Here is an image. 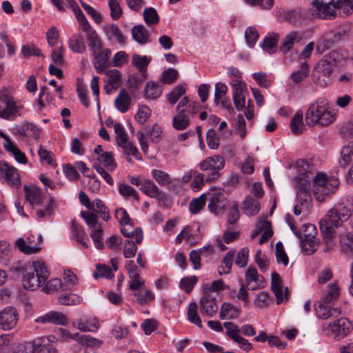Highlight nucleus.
Returning <instances> with one entry per match:
<instances>
[{"mask_svg": "<svg viewBox=\"0 0 353 353\" xmlns=\"http://www.w3.org/2000/svg\"><path fill=\"white\" fill-rule=\"evenodd\" d=\"M337 56L335 52H331L329 54L325 55L314 67V73L319 74L321 72L323 77L330 78L336 67Z\"/></svg>", "mask_w": 353, "mask_h": 353, "instance_id": "ddd939ff", "label": "nucleus"}, {"mask_svg": "<svg viewBox=\"0 0 353 353\" xmlns=\"http://www.w3.org/2000/svg\"><path fill=\"white\" fill-rule=\"evenodd\" d=\"M296 166L299 175L296 177V180L298 178H304L310 181V179L312 178L310 174L312 175L313 164L303 159H299L296 161Z\"/></svg>", "mask_w": 353, "mask_h": 353, "instance_id": "393cba45", "label": "nucleus"}, {"mask_svg": "<svg viewBox=\"0 0 353 353\" xmlns=\"http://www.w3.org/2000/svg\"><path fill=\"white\" fill-rule=\"evenodd\" d=\"M240 312V309L232 303L224 302L221 307L219 317L221 319H234L239 316Z\"/></svg>", "mask_w": 353, "mask_h": 353, "instance_id": "bb28decb", "label": "nucleus"}, {"mask_svg": "<svg viewBox=\"0 0 353 353\" xmlns=\"http://www.w3.org/2000/svg\"><path fill=\"white\" fill-rule=\"evenodd\" d=\"M263 233L259 240V244L262 245L268 241L273 235L271 223L269 221H262Z\"/></svg>", "mask_w": 353, "mask_h": 353, "instance_id": "bf43d9fd", "label": "nucleus"}, {"mask_svg": "<svg viewBox=\"0 0 353 353\" xmlns=\"http://www.w3.org/2000/svg\"><path fill=\"white\" fill-rule=\"evenodd\" d=\"M339 182L334 177L327 179L325 174L319 173L313 179L314 195L317 201L321 203L333 194Z\"/></svg>", "mask_w": 353, "mask_h": 353, "instance_id": "39448f33", "label": "nucleus"}, {"mask_svg": "<svg viewBox=\"0 0 353 353\" xmlns=\"http://www.w3.org/2000/svg\"><path fill=\"white\" fill-rule=\"evenodd\" d=\"M35 321L41 323H53L55 325H65L67 323L65 316L59 312L51 311L35 319Z\"/></svg>", "mask_w": 353, "mask_h": 353, "instance_id": "aec40b11", "label": "nucleus"}, {"mask_svg": "<svg viewBox=\"0 0 353 353\" xmlns=\"http://www.w3.org/2000/svg\"><path fill=\"white\" fill-rule=\"evenodd\" d=\"M59 301L62 305H74L80 303V298L74 294H63L59 296Z\"/></svg>", "mask_w": 353, "mask_h": 353, "instance_id": "e2e57ef3", "label": "nucleus"}, {"mask_svg": "<svg viewBox=\"0 0 353 353\" xmlns=\"http://www.w3.org/2000/svg\"><path fill=\"white\" fill-rule=\"evenodd\" d=\"M201 106L198 102H190L188 106L181 108L179 110L176 109V113L186 117L189 120L193 117L201 109Z\"/></svg>", "mask_w": 353, "mask_h": 353, "instance_id": "e433bc0d", "label": "nucleus"}, {"mask_svg": "<svg viewBox=\"0 0 353 353\" xmlns=\"http://www.w3.org/2000/svg\"><path fill=\"white\" fill-rule=\"evenodd\" d=\"M81 216L92 230L90 236L96 248L102 249L104 246L102 236L103 230L101 225L98 221V216L91 212L82 211Z\"/></svg>", "mask_w": 353, "mask_h": 353, "instance_id": "1a4fd4ad", "label": "nucleus"}, {"mask_svg": "<svg viewBox=\"0 0 353 353\" xmlns=\"http://www.w3.org/2000/svg\"><path fill=\"white\" fill-rule=\"evenodd\" d=\"M190 125V120L178 113L172 118V127L178 131L184 130Z\"/></svg>", "mask_w": 353, "mask_h": 353, "instance_id": "09e8293b", "label": "nucleus"}, {"mask_svg": "<svg viewBox=\"0 0 353 353\" xmlns=\"http://www.w3.org/2000/svg\"><path fill=\"white\" fill-rule=\"evenodd\" d=\"M68 45L72 52L78 54H82L86 49L83 37L80 33L72 35L68 39Z\"/></svg>", "mask_w": 353, "mask_h": 353, "instance_id": "cd10ccee", "label": "nucleus"}, {"mask_svg": "<svg viewBox=\"0 0 353 353\" xmlns=\"http://www.w3.org/2000/svg\"><path fill=\"white\" fill-rule=\"evenodd\" d=\"M290 128L293 134H300L303 132L305 126L303 123V114L296 112L290 121Z\"/></svg>", "mask_w": 353, "mask_h": 353, "instance_id": "58836bf2", "label": "nucleus"}, {"mask_svg": "<svg viewBox=\"0 0 353 353\" xmlns=\"http://www.w3.org/2000/svg\"><path fill=\"white\" fill-rule=\"evenodd\" d=\"M311 5L324 19H334L337 12L347 15L353 10V0H312Z\"/></svg>", "mask_w": 353, "mask_h": 353, "instance_id": "f03ea898", "label": "nucleus"}, {"mask_svg": "<svg viewBox=\"0 0 353 353\" xmlns=\"http://www.w3.org/2000/svg\"><path fill=\"white\" fill-rule=\"evenodd\" d=\"M143 15V19L148 26L156 25L159 22V17L156 10L152 7L145 8Z\"/></svg>", "mask_w": 353, "mask_h": 353, "instance_id": "a18cd8bd", "label": "nucleus"}, {"mask_svg": "<svg viewBox=\"0 0 353 353\" xmlns=\"http://www.w3.org/2000/svg\"><path fill=\"white\" fill-rule=\"evenodd\" d=\"M129 281V289L132 291H138L143 289L145 285V280L142 279L139 272L130 273L128 274Z\"/></svg>", "mask_w": 353, "mask_h": 353, "instance_id": "79ce46f5", "label": "nucleus"}, {"mask_svg": "<svg viewBox=\"0 0 353 353\" xmlns=\"http://www.w3.org/2000/svg\"><path fill=\"white\" fill-rule=\"evenodd\" d=\"M341 248L343 252H353V230L348 232L345 236L341 237Z\"/></svg>", "mask_w": 353, "mask_h": 353, "instance_id": "6e6d98bb", "label": "nucleus"}, {"mask_svg": "<svg viewBox=\"0 0 353 353\" xmlns=\"http://www.w3.org/2000/svg\"><path fill=\"white\" fill-rule=\"evenodd\" d=\"M339 294L340 288L338 285L337 282L334 281L333 283H330L327 285V290L324 293L321 301L323 303L329 304L335 301L339 298Z\"/></svg>", "mask_w": 353, "mask_h": 353, "instance_id": "a878e982", "label": "nucleus"}, {"mask_svg": "<svg viewBox=\"0 0 353 353\" xmlns=\"http://www.w3.org/2000/svg\"><path fill=\"white\" fill-rule=\"evenodd\" d=\"M16 245L21 252H23L26 254L37 253L40 250V248L37 246L28 245L23 238L19 239L16 242Z\"/></svg>", "mask_w": 353, "mask_h": 353, "instance_id": "680f3d73", "label": "nucleus"}, {"mask_svg": "<svg viewBox=\"0 0 353 353\" xmlns=\"http://www.w3.org/2000/svg\"><path fill=\"white\" fill-rule=\"evenodd\" d=\"M279 39V34L271 32L265 37L261 43V47L265 52L273 54L276 51Z\"/></svg>", "mask_w": 353, "mask_h": 353, "instance_id": "b1692460", "label": "nucleus"}, {"mask_svg": "<svg viewBox=\"0 0 353 353\" xmlns=\"http://www.w3.org/2000/svg\"><path fill=\"white\" fill-rule=\"evenodd\" d=\"M90 210H93L99 214L100 216L105 221L110 219L109 210L100 199L93 201Z\"/></svg>", "mask_w": 353, "mask_h": 353, "instance_id": "c9c22d12", "label": "nucleus"}, {"mask_svg": "<svg viewBox=\"0 0 353 353\" xmlns=\"http://www.w3.org/2000/svg\"><path fill=\"white\" fill-rule=\"evenodd\" d=\"M132 99L125 88L120 90L119 93L114 100L116 108L121 113L126 112L130 108Z\"/></svg>", "mask_w": 353, "mask_h": 353, "instance_id": "412c9836", "label": "nucleus"}, {"mask_svg": "<svg viewBox=\"0 0 353 353\" xmlns=\"http://www.w3.org/2000/svg\"><path fill=\"white\" fill-rule=\"evenodd\" d=\"M281 279L277 272H272L271 275V290L275 295L276 303L281 304L290 297V292L287 287L285 288L284 292L282 290Z\"/></svg>", "mask_w": 353, "mask_h": 353, "instance_id": "4468645a", "label": "nucleus"}, {"mask_svg": "<svg viewBox=\"0 0 353 353\" xmlns=\"http://www.w3.org/2000/svg\"><path fill=\"white\" fill-rule=\"evenodd\" d=\"M206 142L208 146L212 150L217 149L219 146V139L216 132L210 129L206 134Z\"/></svg>", "mask_w": 353, "mask_h": 353, "instance_id": "052dcab7", "label": "nucleus"}, {"mask_svg": "<svg viewBox=\"0 0 353 353\" xmlns=\"http://www.w3.org/2000/svg\"><path fill=\"white\" fill-rule=\"evenodd\" d=\"M185 93V87L181 85H179L176 86L170 93L167 94L166 98L169 103L173 105Z\"/></svg>", "mask_w": 353, "mask_h": 353, "instance_id": "de8ad7c7", "label": "nucleus"}, {"mask_svg": "<svg viewBox=\"0 0 353 353\" xmlns=\"http://www.w3.org/2000/svg\"><path fill=\"white\" fill-rule=\"evenodd\" d=\"M243 205L245 213L250 216L256 214L260 210L259 202L251 197H248Z\"/></svg>", "mask_w": 353, "mask_h": 353, "instance_id": "ea45409f", "label": "nucleus"}, {"mask_svg": "<svg viewBox=\"0 0 353 353\" xmlns=\"http://www.w3.org/2000/svg\"><path fill=\"white\" fill-rule=\"evenodd\" d=\"M305 119L307 125L319 124L323 126L330 124L334 121V116L327 111L324 100L320 98L310 105Z\"/></svg>", "mask_w": 353, "mask_h": 353, "instance_id": "20e7f679", "label": "nucleus"}, {"mask_svg": "<svg viewBox=\"0 0 353 353\" xmlns=\"http://www.w3.org/2000/svg\"><path fill=\"white\" fill-rule=\"evenodd\" d=\"M26 199L33 205H41L43 202V196L39 188L37 187L24 186Z\"/></svg>", "mask_w": 353, "mask_h": 353, "instance_id": "7c9ffc66", "label": "nucleus"}, {"mask_svg": "<svg viewBox=\"0 0 353 353\" xmlns=\"http://www.w3.org/2000/svg\"><path fill=\"white\" fill-rule=\"evenodd\" d=\"M235 256L234 250H230L222 259L221 264L218 268V272L220 275L228 274L231 272L232 266Z\"/></svg>", "mask_w": 353, "mask_h": 353, "instance_id": "c756f323", "label": "nucleus"}, {"mask_svg": "<svg viewBox=\"0 0 353 353\" xmlns=\"http://www.w3.org/2000/svg\"><path fill=\"white\" fill-rule=\"evenodd\" d=\"M205 197L206 196L203 194L197 198L193 199L190 202L189 209L191 213L196 214L201 211L205 205Z\"/></svg>", "mask_w": 353, "mask_h": 353, "instance_id": "5fc2aeb1", "label": "nucleus"}, {"mask_svg": "<svg viewBox=\"0 0 353 353\" xmlns=\"http://www.w3.org/2000/svg\"><path fill=\"white\" fill-rule=\"evenodd\" d=\"M178 77L179 73L176 70L168 68L163 72L160 81L165 84H172L176 81Z\"/></svg>", "mask_w": 353, "mask_h": 353, "instance_id": "603ef678", "label": "nucleus"}, {"mask_svg": "<svg viewBox=\"0 0 353 353\" xmlns=\"http://www.w3.org/2000/svg\"><path fill=\"white\" fill-rule=\"evenodd\" d=\"M319 225L324 241L323 252H327L332 250L335 246L334 239L336 236V232L332 227L327 226V223L325 221H320Z\"/></svg>", "mask_w": 353, "mask_h": 353, "instance_id": "f3484780", "label": "nucleus"}, {"mask_svg": "<svg viewBox=\"0 0 353 353\" xmlns=\"http://www.w3.org/2000/svg\"><path fill=\"white\" fill-rule=\"evenodd\" d=\"M341 159L339 164L342 168H345L353 163V142H349L343 146L341 150Z\"/></svg>", "mask_w": 353, "mask_h": 353, "instance_id": "2f4dec72", "label": "nucleus"}, {"mask_svg": "<svg viewBox=\"0 0 353 353\" xmlns=\"http://www.w3.org/2000/svg\"><path fill=\"white\" fill-rule=\"evenodd\" d=\"M259 35L256 29L254 27H249L245 30V37L248 45L253 48L258 40Z\"/></svg>", "mask_w": 353, "mask_h": 353, "instance_id": "69168bd1", "label": "nucleus"}, {"mask_svg": "<svg viewBox=\"0 0 353 353\" xmlns=\"http://www.w3.org/2000/svg\"><path fill=\"white\" fill-rule=\"evenodd\" d=\"M216 300V298L215 296H212L206 291L203 292V296L200 300V305L204 314L210 317L216 314L219 307Z\"/></svg>", "mask_w": 353, "mask_h": 353, "instance_id": "6ab92c4d", "label": "nucleus"}, {"mask_svg": "<svg viewBox=\"0 0 353 353\" xmlns=\"http://www.w3.org/2000/svg\"><path fill=\"white\" fill-rule=\"evenodd\" d=\"M249 250L248 248L241 249L236 254V258L234 263L239 268H244L246 266L248 261Z\"/></svg>", "mask_w": 353, "mask_h": 353, "instance_id": "774afa93", "label": "nucleus"}, {"mask_svg": "<svg viewBox=\"0 0 353 353\" xmlns=\"http://www.w3.org/2000/svg\"><path fill=\"white\" fill-rule=\"evenodd\" d=\"M105 81L110 85L113 89H117L121 84V72L117 70H110L105 73Z\"/></svg>", "mask_w": 353, "mask_h": 353, "instance_id": "4c0bfd02", "label": "nucleus"}, {"mask_svg": "<svg viewBox=\"0 0 353 353\" xmlns=\"http://www.w3.org/2000/svg\"><path fill=\"white\" fill-rule=\"evenodd\" d=\"M152 176L161 185H166L171 183L170 175L160 170H153Z\"/></svg>", "mask_w": 353, "mask_h": 353, "instance_id": "13d9d810", "label": "nucleus"}, {"mask_svg": "<svg viewBox=\"0 0 353 353\" xmlns=\"http://www.w3.org/2000/svg\"><path fill=\"white\" fill-rule=\"evenodd\" d=\"M347 37L348 32L346 30L336 32H328L325 33L319 41L316 46V50L320 53H323L334 45L341 41L347 39Z\"/></svg>", "mask_w": 353, "mask_h": 353, "instance_id": "9d476101", "label": "nucleus"}, {"mask_svg": "<svg viewBox=\"0 0 353 353\" xmlns=\"http://www.w3.org/2000/svg\"><path fill=\"white\" fill-rule=\"evenodd\" d=\"M352 330V325L347 318H340L322 325L323 332L336 340L345 338Z\"/></svg>", "mask_w": 353, "mask_h": 353, "instance_id": "0eeeda50", "label": "nucleus"}, {"mask_svg": "<svg viewBox=\"0 0 353 353\" xmlns=\"http://www.w3.org/2000/svg\"><path fill=\"white\" fill-rule=\"evenodd\" d=\"M71 228L77 241L81 244L84 248H88V244L83 241L86 236L83 228L81 225H79L76 223L75 220H72L71 223Z\"/></svg>", "mask_w": 353, "mask_h": 353, "instance_id": "8fccbe9b", "label": "nucleus"}, {"mask_svg": "<svg viewBox=\"0 0 353 353\" xmlns=\"http://www.w3.org/2000/svg\"><path fill=\"white\" fill-rule=\"evenodd\" d=\"M18 321V313L15 308L8 307L0 312V327L9 330L15 327Z\"/></svg>", "mask_w": 353, "mask_h": 353, "instance_id": "dca6fc26", "label": "nucleus"}, {"mask_svg": "<svg viewBox=\"0 0 353 353\" xmlns=\"http://www.w3.org/2000/svg\"><path fill=\"white\" fill-rule=\"evenodd\" d=\"M301 39V36L298 32L292 31L283 39L279 49L283 54H286L293 48L294 43H299Z\"/></svg>", "mask_w": 353, "mask_h": 353, "instance_id": "5701e85b", "label": "nucleus"}, {"mask_svg": "<svg viewBox=\"0 0 353 353\" xmlns=\"http://www.w3.org/2000/svg\"><path fill=\"white\" fill-rule=\"evenodd\" d=\"M132 36L141 45L151 42L149 31L143 25L134 26L132 28Z\"/></svg>", "mask_w": 353, "mask_h": 353, "instance_id": "4be33fe9", "label": "nucleus"}, {"mask_svg": "<svg viewBox=\"0 0 353 353\" xmlns=\"http://www.w3.org/2000/svg\"><path fill=\"white\" fill-rule=\"evenodd\" d=\"M162 94L161 86L155 82H148L144 89V97L148 99H156Z\"/></svg>", "mask_w": 353, "mask_h": 353, "instance_id": "473e14b6", "label": "nucleus"}, {"mask_svg": "<svg viewBox=\"0 0 353 353\" xmlns=\"http://www.w3.org/2000/svg\"><path fill=\"white\" fill-rule=\"evenodd\" d=\"M111 54V50L106 48L102 51L97 52L92 54L94 58V65L98 73H102L111 65L109 58Z\"/></svg>", "mask_w": 353, "mask_h": 353, "instance_id": "a211bd4d", "label": "nucleus"}, {"mask_svg": "<svg viewBox=\"0 0 353 353\" xmlns=\"http://www.w3.org/2000/svg\"><path fill=\"white\" fill-rule=\"evenodd\" d=\"M78 340L77 347H91L94 349V347H99L102 343L101 341L89 336L83 335Z\"/></svg>", "mask_w": 353, "mask_h": 353, "instance_id": "864d4df0", "label": "nucleus"}, {"mask_svg": "<svg viewBox=\"0 0 353 353\" xmlns=\"http://www.w3.org/2000/svg\"><path fill=\"white\" fill-rule=\"evenodd\" d=\"M86 38L88 42V46L92 54H96L97 52H99L101 50L102 41L96 31L89 34Z\"/></svg>", "mask_w": 353, "mask_h": 353, "instance_id": "c03bdc74", "label": "nucleus"}, {"mask_svg": "<svg viewBox=\"0 0 353 353\" xmlns=\"http://www.w3.org/2000/svg\"><path fill=\"white\" fill-rule=\"evenodd\" d=\"M309 68L307 63L305 61L301 63L300 69L296 72H294L290 77L294 83H299L301 82L304 79L308 77Z\"/></svg>", "mask_w": 353, "mask_h": 353, "instance_id": "49530a36", "label": "nucleus"}, {"mask_svg": "<svg viewBox=\"0 0 353 353\" xmlns=\"http://www.w3.org/2000/svg\"><path fill=\"white\" fill-rule=\"evenodd\" d=\"M297 201L303 208L308 210L311 206L312 197L310 193V183L304 178L296 179Z\"/></svg>", "mask_w": 353, "mask_h": 353, "instance_id": "f8f14e48", "label": "nucleus"}, {"mask_svg": "<svg viewBox=\"0 0 353 353\" xmlns=\"http://www.w3.org/2000/svg\"><path fill=\"white\" fill-rule=\"evenodd\" d=\"M10 270L16 273H23L22 284L24 288L35 290L46 284L50 273L43 261L17 262Z\"/></svg>", "mask_w": 353, "mask_h": 353, "instance_id": "f257e3e1", "label": "nucleus"}, {"mask_svg": "<svg viewBox=\"0 0 353 353\" xmlns=\"http://www.w3.org/2000/svg\"><path fill=\"white\" fill-rule=\"evenodd\" d=\"M139 189L144 194L152 198H158L161 194L157 185L150 180H145Z\"/></svg>", "mask_w": 353, "mask_h": 353, "instance_id": "f704fd0d", "label": "nucleus"}, {"mask_svg": "<svg viewBox=\"0 0 353 353\" xmlns=\"http://www.w3.org/2000/svg\"><path fill=\"white\" fill-rule=\"evenodd\" d=\"M205 195V200L209 201L208 208L210 212L216 214L223 212L227 202L223 190L214 188Z\"/></svg>", "mask_w": 353, "mask_h": 353, "instance_id": "9b49d317", "label": "nucleus"}, {"mask_svg": "<svg viewBox=\"0 0 353 353\" xmlns=\"http://www.w3.org/2000/svg\"><path fill=\"white\" fill-rule=\"evenodd\" d=\"M0 173L9 185L17 188L21 185L17 170L5 161H0Z\"/></svg>", "mask_w": 353, "mask_h": 353, "instance_id": "2eb2a0df", "label": "nucleus"}, {"mask_svg": "<svg viewBox=\"0 0 353 353\" xmlns=\"http://www.w3.org/2000/svg\"><path fill=\"white\" fill-rule=\"evenodd\" d=\"M321 301L316 306V315L322 319H327L331 316H336L340 314V311L337 308H331L325 305Z\"/></svg>", "mask_w": 353, "mask_h": 353, "instance_id": "c85d7f7f", "label": "nucleus"}, {"mask_svg": "<svg viewBox=\"0 0 353 353\" xmlns=\"http://www.w3.org/2000/svg\"><path fill=\"white\" fill-rule=\"evenodd\" d=\"M225 166V159L220 155L205 159L199 163L200 169L205 172L206 181H214L220 176L219 170Z\"/></svg>", "mask_w": 353, "mask_h": 353, "instance_id": "6e6552de", "label": "nucleus"}, {"mask_svg": "<svg viewBox=\"0 0 353 353\" xmlns=\"http://www.w3.org/2000/svg\"><path fill=\"white\" fill-rule=\"evenodd\" d=\"M317 245L316 239H302L301 241L302 251L306 254H313L316 250Z\"/></svg>", "mask_w": 353, "mask_h": 353, "instance_id": "4d7b16f0", "label": "nucleus"}, {"mask_svg": "<svg viewBox=\"0 0 353 353\" xmlns=\"http://www.w3.org/2000/svg\"><path fill=\"white\" fill-rule=\"evenodd\" d=\"M11 94V88L6 86L0 88V118L9 120L19 115V108Z\"/></svg>", "mask_w": 353, "mask_h": 353, "instance_id": "423d86ee", "label": "nucleus"}, {"mask_svg": "<svg viewBox=\"0 0 353 353\" xmlns=\"http://www.w3.org/2000/svg\"><path fill=\"white\" fill-rule=\"evenodd\" d=\"M150 61V58L147 56H141L137 54H134L132 59V64L139 69L141 72L146 71V68Z\"/></svg>", "mask_w": 353, "mask_h": 353, "instance_id": "a19ab883", "label": "nucleus"}, {"mask_svg": "<svg viewBox=\"0 0 353 353\" xmlns=\"http://www.w3.org/2000/svg\"><path fill=\"white\" fill-rule=\"evenodd\" d=\"M150 115L151 110L149 107L145 105H142L139 108V110L135 115V119L139 123L143 124Z\"/></svg>", "mask_w": 353, "mask_h": 353, "instance_id": "0e129e2a", "label": "nucleus"}, {"mask_svg": "<svg viewBox=\"0 0 353 353\" xmlns=\"http://www.w3.org/2000/svg\"><path fill=\"white\" fill-rule=\"evenodd\" d=\"M132 294L135 298L134 301L141 305H146L154 299V293L147 290L134 291Z\"/></svg>", "mask_w": 353, "mask_h": 353, "instance_id": "72a5a7b5", "label": "nucleus"}, {"mask_svg": "<svg viewBox=\"0 0 353 353\" xmlns=\"http://www.w3.org/2000/svg\"><path fill=\"white\" fill-rule=\"evenodd\" d=\"M98 160L110 171L115 170L117 168L112 152H104L101 153L98 157Z\"/></svg>", "mask_w": 353, "mask_h": 353, "instance_id": "3c124183", "label": "nucleus"}, {"mask_svg": "<svg viewBox=\"0 0 353 353\" xmlns=\"http://www.w3.org/2000/svg\"><path fill=\"white\" fill-rule=\"evenodd\" d=\"M275 255L279 263H282L284 265L288 264V256L285 253L281 242H277L275 245Z\"/></svg>", "mask_w": 353, "mask_h": 353, "instance_id": "338daca9", "label": "nucleus"}, {"mask_svg": "<svg viewBox=\"0 0 353 353\" xmlns=\"http://www.w3.org/2000/svg\"><path fill=\"white\" fill-rule=\"evenodd\" d=\"M353 213V201L349 198H343L340 202L330 209L326 216L321 220L325 221L327 226L334 228L339 227L343 221H347Z\"/></svg>", "mask_w": 353, "mask_h": 353, "instance_id": "7ed1b4c3", "label": "nucleus"}, {"mask_svg": "<svg viewBox=\"0 0 353 353\" xmlns=\"http://www.w3.org/2000/svg\"><path fill=\"white\" fill-rule=\"evenodd\" d=\"M198 305L196 303L192 302L190 303L188 309V319L194 325L199 327H202V322L201 318L198 314Z\"/></svg>", "mask_w": 353, "mask_h": 353, "instance_id": "37998d69", "label": "nucleus"}]
</instances>
